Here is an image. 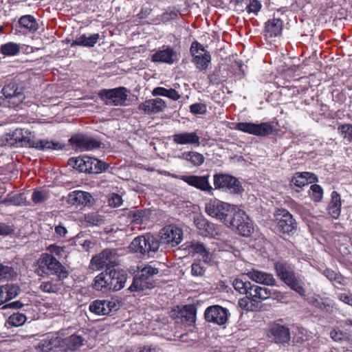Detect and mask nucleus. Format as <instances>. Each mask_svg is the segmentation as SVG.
I'll use <instances>...</instances> for the list:
<instances>
[{
  "label": "nucleus",
  "instance_id": "29",
  "mask_svg": "<svg viewBox=\"0 0 352 352\" xmlns=\"http://www.w3.org/2000/svg\"><path fill=\"white\" fill-rule=\"evenodd\" d=\"M92 288L98 292L107 294L112 291L110 287L109 280L108 278L107 270L98 274L94 279L91 284Z\"/></svg>",
  "mask_w": 352,
  "mask_h": 352
},
{
  "label": "nucleus",
  "instance_id": "62",
  "mask_svg": "<svg viewBox=\"0 0 352 352\" xmlns=\"http://www.w3.org/2000/svg\"><path fill=\"white\" fill-rule=\"evenodd\" d=\"M14 228L12 226H9L5 223H0V236H8L12 234Z\"/></svg>",
  "mask_w": 352,
  "mask_h": 352
},
{
  "label": "nucleus",
  "instance_id": "23",
  "mask_svg": "<svg viewBox=\"0 0 352 352\" xmlns=\"http://www.w3.org/2000/svg\"><path fill=\"white\" fill-rule=\"evenodd\" d=\"M173 142L179 145L190 144L199 146L200 145V137L195 131H183L175 133L172 135Z\"/></svg>",
  "mask_w": 352,
  "mask_h": 352
},
{
  "label": "nucleus",
  "instance_id": "27",
  "mask_svg": "<svg viewBox=\"0 0 352 352\" xmlns=\"http://www.w3.org/2000/svg\"><path fill=\"white\" fill-rule=\"evenodd\" d=\"M94 163H95V158L87 156L76 159L70 158L68 162L69 165L85 173H92Z\"/></svg>",
  "mask_w": 352,
  "mask_h": 352
},
{
  "label": "nucleus",
  "instance_id": "12",
  "mask_svg": "<svg viewBox=\"0 0 352 352\" xmlns=\"http://www.w3.org/2000/svg\"><path fill=\"white\" fill-rule=\"evenodd\" d=\"M69 142L76 151H79L94 150L100 148L102 145V142L100 139L84 134L73 135L69 140Z\"/></svg>",
  "mask_w": 352,
  "mask_h": 352
},
{
  "label": "nucleus",
  "instance_id": "48",
  "mask_svg": "<svg viewBox=\"0 0 352 352\" xmlns=\"http://www.w3.org/2000/svg\"><path fill=\"white\" fill-rule=\"evenodd\" d=\"M129 217L132 223L141 225L146 218V211L144 210L131 211L129 213Z\"/></svg>",
  "mask_w": 352,
  "mask_h": 352
},
{
  "label": "nucleus",
  "instance_id": "52",
  "mask_svg": "<svg viewBox=\"0 0 352 352\" xmlns=\"http://www.w3.org/2000/svg\"><path fill=\"white\" fill-rule=\"evenodd\" d=\"M179 14V10H175V8L173 10L168 9L162 14L160 19L164 23H165L170 21L176 19L178 17Z\"/></svg>",
  "mask_w": 352,
  "mask_h": 352
},
{
  "label": "nucleus",
  "instance_id": "41",
  "mask_svg": "<svg viewBox=\"0 0 352 352\" xmlns=\"http://www.w3.org/2000/svg\"><path fill=\"white\" fill-rule=\"evenodd\" d=\"M183 158L189 161L195 166H200L204 162L205 158L204 155L196 151H188L182 153Z\"/></svg>",
  "mask_w": 352,
  "mask_h": 352
},
{
  "label": "nucleus",
  "instance_id": "14",
  "mask_svg": "<svg viewBox=\"0 0 352 352\" xmlns=\"http://www.w3.org/2000/svg\"><path fill=\"white\" fill-rule=\"evenodd\" d=\"M10 140H14L11 144L25 142L30 147L35 148L39 150H45L52 148L54 145L52 142L45 140H34L24 135L23 130L21 129H15L12 134H9Z\"/></svg>",
  "mask_w": 352,
  "mask_h": 352
},
{
  "label": "nucleus",
  "instance_id": "18",
  "mask_svg": "<svg viewBox=\"0 0 352 352\" xmlns=\"http://www.w3.org/2000/svg\"><path fill=\"white\" fill-rule=\"evenodd\" d=\"M166 107V103L163 99L156 98L146 100L140 103L138 109L146 114L151 115L164 111Z\"/></svg>",
  "mask_w": 352,
  "mask_h": 352
},
{
  "label": "nucleus",
  "instance_id": "44",
  "mask_svg": "<svg viewBox=\"0 0 352 352\" xmlns=\"http://www.w3.org/2000/svg\"><path fill=\"white\" fill-rule=\"evenodd\" d=\"M192 252L202 256L204 262H207L209 258V252L204 243L200 242H192L190 245Z\"/></svg>",
  "mask_w": 352,
  "mask_h": 352
},
{
  "label": "nucleus",
  "instance_id": "54",
  "mask_svg": "<svg viewBox=\"0 0 352 352\" xmlns=\"http://www.w3.org/2000/svg\"><path fill=\"white\" fill-rule=\"evenodd\" d=\"M14 272L12 267L0 263V280L12 278Z\"/></svg>",
  "mask_w": 352,
  "mask_h": 352
},
{
  "label": "nucleus",
  "instance_id": "58",
  "mask_svg": "<svg viewBox=\"0 0 352 352\" xmlns=\"http://www.w3.org/2000/svg\"><path fill=\"white\" fill-rule=\"evenodd\" d=\"M206 272L205 267L200 262H194L191 265V274L193 276H202Z\"/></svg>",
  "mask_w": 352,
  "mask_h": 352
},
{
  "label": "nucleus",
  "instance_id": "16",
  "mask_svg": "<svg viewBox=\"0 0 352 352\" xmlns=\"http://www.w3.org/2000/svg\"><path fill=\"white\" fill-rule=\"evenodd\" d=\"M229 316L228 309L219 305H210L204 311L205 320L208 322L218 325L225 324Z\"/></svg>",
  "mask_w": 352,
  "mask_h": 352
},
{
  "label": "nucleus",
  "instance_id": "37",
  "mask_svg": "<svg viewBox=\"0 0 352 352\" xmlns=\"http://www.w3.org/2000/svg\"><path fill=\"white\" fill-rule=\"evenodd\" d=\"M83 338L81 336L72 334L70 336L65 338L62 340V346L65 351H74L80 348L82 345Z\"/></svg>",
  "mask_w": 352,
  "mask_h": 352
},
{
  "label": "nucleus",
  "instance_id": "57",
  "mask_svg": "<svg viewBox=\"0 0 352 352\" xmlns=\"http://www.w3.org/2000/svg\"><path fill=\"white\" fill-rule=\"evenodd\" d=\"M207 107L204 103H194L190 106V112L194 115L205 114Z\"/></svg>",
  "mask_w": 352,
  "mask_h": 352
},
{
  "label": "nucleus",
  "instance_id": "24",
  "mask_svg": "<svg viewBox=\"0 0 352 352\" xmlns=\"http://www.w3.org/2000/svg\"><path fill=\"white\" fill-rule=\"evenodd\" d=\"M268 336L273 338L276 343H286L290 339L289 328L277 323H274L270 326Z\"/></svg>",
  "mask_w": 352,
  "mask_h": 352
},
{
  "label": "nucleus",
  "instance_id": "33",
  "mask_svg": "<svg viewBox=\"0 0 352 352\" xmlns=\"http://www.w3.org/2000/svg\"><path fill=\"white\" fill-rule=\"evenodd\" d=\"M341 198L340 194L333 190L331 194V201L329 202L327 211L331 217L333 219H338L341 212Z\"/></svg>",
  "mask_w": 352,
  "mask_h": 352
},
{
  "label": "nucleus",
  "instance_id": "43",
  "mask_svg": "<svg viewBox=\"0 0 352 352\" xmlns=\"http://www.w3.org/2000/svg\"><path fill=\"white\" fill-rule=\"evenodd\" d=\"M89 309L91 313L99 316L107 315V311L109 310L105 308L104 300H96L93 301L89 305Z\"/></svg>",
  "mask_w": 352,
  "mask_h": 352
},
{
  "label": "nucleus",
  "instance_id": "40",
  "mask_svg": "<svg viewBox=\"0 0 352 352\" xmlns=\"http://www.w3.org/2000/svg\"><path fill=\"white\" fill-rule=\"evenodd\" d=\"M233 287L242 294L252 295V285L249 281H243L240 278H235L232 283Z\"/></svg>",
  "mask_w": 352,
  "mask_h": 352
},
{
  "label": "nucleus",
  "instance_id": "25",
  "mask_svg": "<svg viewBox=\"0 0 352 352\" xmlns=\"http://www.w3.org/2000/svg\"><path fill=\"white\" fill-rule=\"evenodd\" d=\"M155 283L153 278H148L144 275V274L138 273L133 277L131 285L128 288L131 292H142L147 289L154 287Z\"/></svg>",
  "mask_w": 352,
  "mask_h": 352
},
{
  "label": "nucleus",
  "instance_id": "51",
  "mask_svg": "<svg viewBox=\"0 0 352 352\" xmlns=\"http://www.w3.org/2000/svg\"><path fill=\"white\" fill-rule=\"evenodd\" d=\"M311 191V197L316 202L320 201L323 197L322 188L316 184H312L310 187Z\"/></svg>",
  "mask_w": 352,
  "mask_h": 352
},
{
  "label": "nucleus",
  "instance_id": "60",
  "mask_svg": "<svg viewBox=\"0 0 352 352\" xmlns=\"http://www.w3.org/2000/svg\"><path fill=\"white\" fill-rule=\"evenodd\" d=\"M40 289L47 293H54L57 291L56 285L51 281L43 282L40 285Z\"/></svg>",
  "mask_w": 352,
  "mask_h": 352
},
{
  "label": "nucleus",
  "instance_id": "4",
  "mask_svg": "<svg viewBox=\"0 0 352 352\" xmlns=\"http://www.w3.org/2000/svg\"><path fill=\"white\" fill-rule=\"evenodd\" d=\"M160 247V239L153 234L147 233L133 239L129 248L138 258H146L154 257Z\"/></svg>",
  "mask_w": 352,
  "mask_h": 352
},
{
  "label": "nucleus",
  "instance_id": "20",
  "mask_svg": "<svg viewBox=\"0 0 352 352\" xmlns=\"http://www.w3.org/2000/svg\"><path fill=\"white\" fill-rule=\"evenodd\" d=\"M107 274L112 291L117 292L124 288L128 277L125 271L111 269L107 270Z\"/></svg>",
  "mask_w": 352,
  "mask_h": 352
},
{
  "label": "nucleus",
  "instance_id": "59",
  "mask_svg": "<svg viewBox=\"0 0 352 352\" xmlns=\"http://www.w3.org/2000/svg\"><path fill=\"white\" fill-rule=\"evenodd\" d=\"M122 196L117 193H112L108 198V204L111 207H119L122 204Z\"/></svg>",
  "mask_w": 352,
  "mask_h": 352
},
{
  "label": "nucleus",
  "instance_id": "38",
  "mask_svg": "<svg viewBox=\"0 0 352 352\" xmlns=\"http://www.w3.org/2000/svg\"><path fill=\"white\" fill-rule=\"evenodd\" d=\"M99 38L100 35L98 33L91 34L89 36H87L85 34H82L72 41L71 47L82 46L92 47L97 43Z\"/></svg>",
  "mask_w": 352,
  "mask_h": 352
},
{
  "label": "nucleus",
  "instance_id": "5",
  "mask_svg": "<svg viewBox=\"0 0 352 352\" xmlns=\"http://www.w3.org/2000/svg\"><path fill=\"white\" fill-rule=\"evenodd\" d=\"M205 210L209 216L220 220L228 227L236 208L234 205L215 199H210L206 204Z\"/></svg>",
  "mask_w": 352,
  "mask_h": 352
},
{
  "label": "nucleus",
  "instance_id": "42",
  "mask_svg": "<svg viewBox=\"0 0 352 352\" xmlns=\"http://www.w3.org/2000/svg\"><path fill=\"white\" fill-rule=\"evenodd\" d=\"M19 45L12 42H8L0 47V53L7 56H15L19 52Z\"/></svg>",
  "mask_w": 352,
  "mask_h": 352
},
{
  "label": "nucleus",
  "instance_id": "9",
  "mask_svg": "<svg viewBox=\"0 0 352 352\" xmlns=\"http://www.w3.org/2000/svg\"><path fill=\"white\" fill-rule=\"evenodd\" d=\"M274 221L277 230L287 235H292L297 229V222L293 215L286 209H278L274 214Z\"/></svg>",
  "mask_w": 352,
  "mask_h": 352
},
{
  "label": "nucleus",
  "instance_id": "22",
  "mask_svg": "<svg viewBox=\"0 0 352 352\" xmlns=\"http://www.w3.org/2000/svg\"><path fill=\"white\" fill-rule=\"evenodd\" d=\"M194 223L201 236H214L218 234L217 226L201 216L195 217Z\"/></svg>",
  "mask_w": 352,
  "mask_h": 352
},
{
  "label": "nucleus",
  "instance_id": "17",
  "mask_svg": "<svg viewBox=\"0 0 352 352\" xmlns=\"http://www.w3.org/2000/svg\"><path fill=\"white\" fill-rule=\"evenodd\" d=\"M160 234V243L170 245L172 247L179 244L183 238L182 230L173 225H168L163 228Z\"/></svg>",
  "mask_w": 352,
  "mask_h": 352
},
{
  "label": "nucleus",
  "instance_id": "35",
  "mask_svg": "<svg viewBox=\"0 0 352 352\" xmlns=\"http://www.w3.org/2000/svg\"><path fill=\"white\" fill-rule=\"evenodd\" d=\"M18 24L21 28L25 30L24 32L25 33H34L38 29V24L36 19L30 14L22 16L19 19Z\"/></svg>",
  "mask_w": 352,
  "mask_h": 352
},
{
  "label": "nucleus",
  "instance_id": "15",
  "mask_svg": "<svg viewBox=\"0 0 352 352\" xmlns=\"http://www.w3.org/2000/svg\"><path fill=\"white\" fill-rule=\"evenodd\" d=\"M210 175H185L180 177V179L188 184L189 186L195 188L205 193L212 195L214 193V188L209 182Z\"/></svg>",
  "mask_w": 352,
  "mask_h": 352
},
{
  "label": "nucleus",
  "instance_id": "26",
  "mask_svg": "<svg viewBox=\"0 0 352 352\" xmlns=\"http://www.w3.org/2000/svg\"><path fill=\"white\" fill-rule=\"evenodd\" d=\"M92 196L89 192L74 190L68 195L67 202L75 207L86 206L91 204Z\"/></svg>",
  "mask_w": 352,
  "mask_h": 352
},
{
  "label": "nucleus",
  "instance_id": "63",
  "mask_svg": "<svg viewBox=\"0 0 352 352\" xmlns=\"http://www.w3.org/2000/svg\"><path fill=\"white\" fill-rule=\"evenodd\" d=\"M220 70L215 69L208 76L210 82L212 85H219L221 83Z\"/></svg>",
  "mask_w": 352,
  "mask_h": 352
},
{
  "label": "nucleus",
  "instance_id": "50",
  "mask_svg": "<svg viewBox=\"0 0 352 352\" xmlns=\"http://www.w3.org/2000/svg\"><path fill=\"white\" fill-rule=\"evenodd\" d=\"M338 131L349 142H352V124H344L338 126Z\"/></svg>",
  "mask_w": 352,
  "mask_h": 352
},
{
  "label": "nucleus",
  "instance_id": "19",
  "mask_svg": "<svg viewBox=\"0 0 352 352\" xmlns=\"http://www.w3.org/2000/svg\"><path fill=\"white\" fill-rule=\"evenodd\" d=\"M163 48V50H159L151 54V61L172 65L177 59V52L170 45H164Z\"/></svg>",
  "mask_w": 352,
  "mask_h": 352
},
{
  "label": "nucleus",
  "instance_id": "10",
  "mask_svg": "<svg viewBox=\"0 0 352 352\" xmlns=\"http://www.w3.org/2000/svg\"><path fill=\"white\" fill-rule=\"evenodd\" d=\"M190 54L192 57V63L200 71L206 70L211 62L210 52L197 41L192 42L190 47Z\"/></svg>",
  "mask_w": 352,
  "mask_h": 352
},
{
  "label": "nucleus",
  "instance_id": "36",
  "mask_svg": "<svg viewBox=\"0 0 352 352\" xmlns=\"http://www.w3.org/2000/svg\"><path fill=\"white\" fill-rule=\"evenodd\" d=\"M316 180V176L309 172L296 173L291 179V185L302 188L309 184V179Z\"/></svg>",
  "mask_w": 352,
  "mask_h": 352
},
{
  "label": "nucleus",
  "instance_id": "46",
  "mask_svg": "<svg viewBox=\"0 0 352 352\" xmlns=\"http://www.w3.org/2000/svg\"><path fill=\"white\" fill-rule=\"evenodd\" d=\"M322 274L331 282H336L340 285L343 284L344 277L340 272L327 268L323 271Z\"/></svg>",
  "mask_w": 352,
  "mask_h": 352
},
{
  "label": "nucleus",
  "instance_id": "6",
  "mask_svg": "<svg viewBox=\"0 0 352 352\" xmlns=\"http://www.w3.org/2000/svg\"><path fill=\"white\" fill-rule=\"evenodd\" d=\"M214 189L229 192L233 195H239L244 189L239 179L229 174L217 173L213 176Z\"/></svg>",
  "mask_w": 352,
  "mask_h": 352
},
{
  "label": "nucleus",
  "instance_id": "34",
  "mask_svg": "<svg viewBox=\"0 0 352 352\" xmlns=\"http://www.w3.org/2000/svg\"><path fill=\"white\" fill-rule=\"evenodd\" d=\"M20 292V287L15 284L8 283L0 286L1 299H3L4 302L16 297L19 294Z\"/></svg>",
  "mask_w": 352,
  "mask_h": 352
},
{
  "label": "nucleus",
  "instance_id": "49",
  "mask_svg": "<svg viewBox=\"0 0 352 352\" xmlns=\"http://www.w3.org/2000/svg\"><path fill=\"white\" fill-rule=\"evenodd\" d=\"M331 338L335 342H342L349 339V336L346 332L341 331L338 328L333 329L330 332Z\"/></svg>",
  "mask_w": 352,
  "mask_h": 352
},
{
  "label": "nucleus",
  "instance_id": "53",
  "mask_svg": "<svg viewBox=\"0 0 352 352\" xmlns=\"http://www.w3.org/2000/svg\"><path fill=\"white\" fill-rule=\"evenodd\" d=\"M48 198L49 194L43 190H34L32 195V200L36 204L43 203Z\"/></svg>",
  "mask_w": 352,
  "mask_h": 352
},
{
  "label": "nucleus",
  "instance_id": "32",
  "mask_svg": "<svg viewBox=\"0 0 352 352\" xmlns=\"http://www.w3.org/2000/svg\"><path fill=\"white\" fill-rule=\"evenodd\" d=\"M281 296V292L277 290H271L265 287L258 285H252V295L255 298H258L261 300H264L270 298V297L276 298Z\"/></svg>",
  "mask_w": 352,
  "mask_h": 352
},
{
  "label": "nucleus",
  "instance_id": "56",
  "mask_svg": "<svg viewBox=\"0 0 352 352\" xmlns=\"http://www.w3.org/2000/svg\"><path fill=\"white\" fill-rule=\"evenodd\" d=\"M109 166V165L107 163L99 160L97 158H95V163L93 164L92 173L98 174L104 171H106L108 169Z\"/></svg>",
  "mask_w": 352,
  "mask_h": 352
},
{
  "label": "nucleus",
  "instance_id": "2",
  "mask_svg": "<svg viewBox=\"0 0 352 352\" xmlns=\"http://www.w3.org/2000/svg\"><path fill=\"white\" fill-rule=\"evenodd\" d=\"M276 276L288 287L301 297L306 296L305 285L300 276L294 270V266L285 261H278L274 263Z\"/></svg>",
  "mask_w": 352,
  "mask_h": 352
},
{
  "label": "nucleus",
  "instance_id": "30",
  "mask_svg": "<svg viewBox=\"0 0 352 352\" xmlns=\"http://www.w3.org/2000/svg\"><path fill=\"white\" fill-rule=\"evenodd\" d=\"M248 277L257 283L274 286L276 281L272 274L253 270L248 273Z\"/></svg>",
  "mask_w": 352,
  "mask_h": 352
},
{
  "label": "nucleus",
  "instance_id": "39",
  "mask_svg": "<svg viewBox=\"0 0 352 352\" xmlns=\"http://www.w3.org/2000/svg\"><path fill=\"white\" fill-rule=\"evenodd\" d=\"M152 94L154 96H165L173 100H178L181 98V96L179 94V92L175 89H166L162 87H157L153 89Z\"/></svg>",
  "mask_w": 352,
  "mask_h": 352
},
{
  "label": "nucleus",
  "instance_id": "64",
  "mask_svg": "<svg viewBox=\"0 0 352 352\" xmlns=\"http://www.w3.org/2000/svg\"><path fill=\"white\" fill-rule=\"evenodd\" d=\"M239 306L243 310L250 311V296L246 295L245 297L240 298L239 300Z\"/></svg>",
  "mask_w": 352,
  "mask_h": 352
},
{
  "label": "nucleus",
  "instance_id": "21",
  "mask_svg": "<svg viewBox=\"0 0 352 352\" xmlns=\"http://www.w3.org/2000/svg\"><path fill=\"white\" fill-rule=\"evenodd\" d=\"M307 302L310 305L326 313H332L336 305L333 299L329 297L321 296L319 294L307 298Z\"/></svg>",
  "mask_w": 352,
  "mask_h": 352
},
{
  "label": "nucleus",
  "instance_id": "45",
  "mask_svg": "<svg viewBox=\"0 0 352 352\" xmlns=\"http://www.w3.org/2000/svg\"><path fill=\"white\" fill-rule=\"evenodd\" d=\"M84 221L87 226H100L104 220L102 217L96 212H91L84 215Z\"/></svg>",
  "mask_w": 352,
  "mask_h": 352
},
{
  "label": "nucleus",
  "instance_id": "61",
  "mask_svg": "<svg viewBox=\"0 0 352 352\" xmlns=\"http://www.w3.org/2000/svg\"><path fill=\"white\" fill-rule=\"evenodd\" d=\"M140 273L144 274V275L148 278H153L152 276L159 273L158 268L153 267L151 265H146L140 271Z\"/></svg>",
  "mask_w": 352,
  "mask_h": 352
},
{
  "label": "nucleus",
  "instance_id": "1",
  "mask_svg": "<svg viewBox=\"0 0 352 352\" xmlns=\"http://www.w3.org/2000/svg\"><path fill=\"white\" fill-rule=\"evenodd\" d=\"M34 272L42 278L56 276L58 280H65L69 274L66 267L56 257L48 253L41 254L34 264Z\"/></svg>",
  "mask_w": 352,
  "mask_h": 352
},
{
  "label": "nucleus",
  "instance_id": "8",
  "mask_svg": "<svg viewBox=\"0 0 352 352\" xmlns=\"http://www.w3.org/2000/svg\"><path fill=\"white\" fill-rule=\"evenodd\" d=\"M118 249L106 248L100 253L94 256L91 260V264L95 266L97 270L107 267L106 270H111L120 264Z\"/></svg>",
  "mask_w": 352,
  "mask_h": 352
},
{
  "label": "nucleus",
  "instance_id": "3",
  "mask_svg": "<svg viewBox=\"0 0 352 352\" xmlns=\"http://www.w3.org/2000/svg\"><path fill=\"white\" fill-rule=\"evenodd\" d=\"M26 85L24 81L14 78L6 82L1 90L3 98L0 106L16 109L25 99Z\"/></svg>",
  "mask_w": 352,
  "mask_h": 352
},
{
  "label": "nucleus",
  "instance_id": "13",
  "mask_svg": "<svg viewBox=\"0 0 352 352\" xmlns=\"http://www.w3.org/2000/svg\"><path fill=\"white\" fill-rule=\"evenodd\" d=\"M234 124V129L256 136H267L273 132V126L269 122H238Z\"/></svg>",
  "mask_w": 352,
  "mask_h": 352
},
{
  "label": "nucleus",
  "instance_id": "7",
  "mask_svg": "<svg viewBox=\"0 0 352 352\" xmlns=\"http://www.w3.org/2000/svg\"><path fill=\"white\" fill-rule=\"evenodd\" d=\"M228 227L244 237L250 236L254 230L252 221L245 211L240 209H236Z\"/></svg>",
  "mask_w": 352,
  "mask_h": 352
},
{
  "label": "nucleus",
  "instance_id": "31",
  "mask_svg": "<svg viewBox=\"0 0 352 352\" xmlns=\"http://www.w3.org/2000/svg\"><path fill=\"white\" fill-rule=\"evenodd\" d=\"M197 308L194 305H186L181 308L177 317L184 318V322L188 326L193 325L196 321Z\"/></svg>",
  "mask_w": 352,
  "mask_h": 352
},
{
  "label": "nucleus",
  "instance_id": "47",
  "mask_svg": "<svg viewBox=\"0 0 352 352\" xmlns=\"http://www.w3.org/2000/svg\"><path fill=\"white\" fill-rule=\"evenodd\" d=\"M27 320L26 316L23 314L16 312L10 315L8 318V323L13 327L23 325Z\"/></svg>",
  "mask_w": 352,
  "mask_h": 352
},
{
  "label": "nucleus",
  "instance_id": "28",
  "mask_svg": "<svg viewBox=\"0 0 352 352\" xmlns=\"http://www.w3.org/2000/svg\"><path fill=\"white\" fill-rule=\"evenodd\" d=\"M283 21L278 18L268 19L265 23V35L269 38L279 36L282 34Z\"/></svg>",
  "mask_w": 352,
  "mask_h": 352
},
{
  "label": "nucleus",
  "instance_id": "11",
  "mask_svg": "<svg viewBox=\"0 0 352 352\" xmlns=\"http://www.w3.org/2000/svg\"><path fill=\"white\" fill-rule=\"evenodd\" d=\"M126 91L124 87L103 89L99 91L98 96L107 105L122 106L127 100Z\"/></svg>",
  "mask_w": 352,
  "mask_h": 352
},
{
  "label": "nucleus",
  "instance_id": "55",
  "mask_svg": "<svg viewBox=\"0 0 352 352\" xmlns=\"http://www.w3.org/2000/svg\"><path fill=\"white\" fill-rule=\"evenodd\" d=\"M262 8V5L258 0H249V3L246 6V10L248 13H253L257 15Z\"/></svg>",
  "mask_w": 352,
  "mask_h": 352
}]
</instances>
